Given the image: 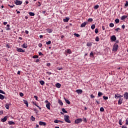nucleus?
<instances>
[{
	"label": "nucleus",
	"mask_w": 128,
	"mask_h": 128,
	"mask_svg": "<svg viewBox=\"0 0 128 128\" xmlns=\"http://www.w3.org/2000/svg\"><path fill=\"white\" fill-rule=\"evenodd\" d=\"M64 119L66 122H68V124H70V116L68 115L64 116Z\"/></svg>",
	"instance_id": "f257e3e1"
},
{
	"label": "nucleus",
	"mask_w": 128,
	"mask_h": 128,
	"mask_svg": "<svg viewBox=\"0 0 128 128\" xmlns=\"http://www.w3.org/2000/svg\"><path fill=\"white\" fill-rule=\"evenodd\" d=\"M14 2L16 6H20V4H22V1L16 0Z\"/></svg>",
	"instance_id": "f03ea898"
},
{
	"label": "nucleus",
	"mask_w": 128,
	"mask_h": 128,
	"mask_svg": "<svg viewBox=\"0 0 128 128\" xmlns=\"http://www.w3.org/2000/svg\"><path fill=\"white\" fill-rule=\"evenodd\" d=\"M118 45L117 44H114V48H112L113 52H116V50H118Z\"/></svg>",
	"instance_id": "7ed1b4c3"
},
{
	"label": "nucleus",
	"mask_w": 128,
	"mask_h": 128,
	"mask_svg": "<svg viewBox=\"0 0 128 128\" xmlns=\"http://www.w3.org/2000/svg\"><path fill=\"white\" fill-rule=\"evenodd\" d=\"M16 50L18 52H25L24 50H22V48H18V47L16 48Z\"/></svg>",
	"instance_id": "20e7f679"
},
{
	"label": "nucleus",
	"mask_w": 128,
	"mask_h": 128,
	"mask_svg": "<svg viewBox=\"0 0 128 128\" xmlns=\"http://www.w3.org/2000/svg\"><path fill=\"white\" fill-rule=\"evenodd\" d=\"M122 96L118 94H116L115 96H114V98H122Z\"/></svg>",
	"instance_id": "39448f33"
},
{
	"label": "nucleus",
	"mask_w": 128,
	"mask_h": 128,
	"mask_svg": "<svg viewBox=\"0 0 128 128\" xmlns=\"http://www.w3.org/2000/svg\"><path fill=\"white\" fill-rule=\"evenodd\" d=\"M7 120H8V116H5L4 118H2L1 120V122H6Z\"/></svg>",
	"instance_id": "423d86ee"
},
{
	"label": "nucleus",
	"mask_w": 128,
	"mask_h": 128,
	"mask_svg": "<svg viewBox=\"0 0 128 128\" xmlns=\"http://www.w3.org/2000/svg\"><path fill=\"white\" fill-rule=\"evenodd\" d=\"M40 126H46V124L44 122L40 121L39 122Z\"/></svg>",
	"instance_id": "0eeeda50"
},
{
	"label": "nucleus",
	"mask_w": 128,
	"mask_h": 128,
	"mask_svg": "<svg viewBox=\"0 0 128 128\" xmlns=\"http://www.w3.org/2000/svg\"><path fill=\"white\" fill-rule=\"evenodd\" d=\"M56 86L58 88H60V87L62 86V84H60V83H56Z\"/></svg>",
	"instance_id": "6e6552de"
},
{
	"label": "nucleus",
	"mask_w": 128,
	"mask_h": 128,
	"mask_svg": "<svg viewBox=\"0 0 128 128\" xmlns=\"http://www.w3.org/2000/svg\"><path fill=\"white\" fill-rule=\"evenodd\" d=\"M22 48H28V44L24 43V44L22 45Z\"/></svg>",
	"instance_id": "1a4fd4ad"
},
{
	"label": "nucleus",
	"mask_w": 128,
	"mask_h": 128,
	"mask_svg": "<svg viewBox=\"0 0 128 128\" xmlns=\"http://www.w3.org/2000/svg\"><path fill=\"white\" fill-rule=\"evenodd\" d=\"M111 39H112V40H113V42H114L116 40V37L115 36H112Z\"/></svg>",
	"instance_id": "9d476101"
},
{
	"label": "nucleus",
	"mask_w": 128,
	"mask_h": 128,
	"mask_svg": "<svg viewBox=\"0 0 128 128\" xmlns=\"http://www.w3.org/2000/svg\"><path fill=\"white\" fill-rule=\"evenodd\" d=\"M46 107L48 110H50V103L48 102L46 104Z\"/></svg>",
	"instance_id": "9b49d317"
},
{
	"label": "nucleus",
	"mask_w": 128,
	"mask_h": 128,
	"mask_svg": "<svg viewBox=\"0 0 128 128\" xmlns=\"http://www.w3.org/2000/svg\"><path fill=\"white\" fill-rule=\"evenodd\" d=\"M46 30L48 34H52V29L47 28Z\"/></svg>",
	"instance_id": "f8f14e48"
},
{
	"label": "nucleus",
	"mask_w": 128,
	"mask_h": 128,
	"mask_svg": "<svg viewBox=\"0 0 128 128\" xmlns=\"http://www.w3.org/2000/svg\"><path fill=\"white\" fill-rule=\"evenodd\" d=\"M8 124L12 126V125H14L16 124V123H14V122H12V121H9L8 122Z\"/></svg>",
	"instance_id": "ddd939ff"
},
{
	"label": "nucleus",
	"mask_w": 128,
	"mask_h": 128,
	"mask_svg": "<svg viewBox=\"0 0 128 128\" xmlns=\"http://www.w3.org/2000/svg\"><path fill=\"white\" fill-rule=\"evenodd\" d=\"M4 106H5L6 108V110H9V108H10V104H6L4 105Z\"/></svg>",
	"instance_id": "4468645a"
},
{
	"label": "nucleus",
	"mask_w": 128,
	"mask_h": 128,
	"mask_svg": "<svg viewBox=\"0 0 128 128\" xmlns=\"http://www.w3.org/2000/svg\"><path fill=\"white\" fill-rule=\"evenodd\" d=\"M64 100L66 104H70V100H66V98H64Z\"/></svg>",
	"instance_id": "2eb2a0df"
},
{
	"label": "nucleus",
	"mask_w": 128,
	"mask_h": 128,
	"mask_svg": "<svg viewBox=\"0 0 128 128\" xmlns=\"http://www.w3.org/2000/svg\"><path fill=\"white\" fill-rule=\"evenodd\" d=\"M124 98H126V100H128V92H126L124 94Z\"/></svg>",
	"instance_id": "dca6fc26"
},
{
	"label": "nucleus",
	"mask_w": 128,
	"mask_h": 128,
	"mask_svg": "<svg viewBox=\"0 0 128 128\" xmlns=\"http://www.w3.org/2000/svg\"><path fill=\"white\" fill-rule=\"evenodd\" d=\"M86 26V22H84L80 25V26H81V28H84V26Z\"/></svg>",
	"instance_id": "f3484780"
},
{
	"label": "nucleus",
	"mask_w": 128,
	"mask_h": 128,
	"mask_svg": "<svg viewBox=\"0 0 128 128\" xmlns=\"http://www.w3.org/2000/svg\"><path fill=\"white\" fill-rule=\"evenodd\" d=\"M70 20V18L66 17L65 19L64 20V22H68Z\"/></svg>",
	"instance_id": "a211bd4d"
},
{
	"label": "nucleus",
	"mask_w": 128,
	"mask_h": 128,
	"mask_svg": "<svg viewBox=\"0 0 128 128\" xmlns=\"http://www.w3.org/2000/svg\"><path fill=\"white\" fill-rule=\"evenodd\" d=\"M24 103L26 104V106H28V102L26 100H24Z\"/></svg>",
	"instance_id": "6ab92c4d"
},
{
	"label": "nucleus",
	"mask_w": 128,
	"mask_h": 128,
	"mask_svg": "<svg viewBox=\"0 0 128 128\" xmlns=\"http://www.w3.org/2000/svg\"><path fill=\"white\" fill-rule=\"evenodd\" d=\"M58 102L60 104V106H64V103H62V100H59Z\"/></svg>",
	"instance_id": "aec40b11"
},
{
	"label": "nucleus",
	"mask_w": 128,
	"mask_h": 128,
	"mask_svg": "<svg viewBox=\"0 0 128 128\" xmlns=\"http://www.w3.org/2000/svg\"><path fill=\"white\" fill-rule=\"evenodd\" d=\"M122 104V99L120 98L118 101V104Z\"/></svg>",
	"instance_id": "412c9836"
},
{
	"label": "nucleus",
	"mask_w": 128,
	"mask_h": 128,
	"mask_svg": "<svg viewBox=\"0 0 128 128\" xmlns=\"http://www.w3.org/2000/svg\"><path fill=\"white\" fill-rule=\"evenodd\" d=\"M126 18H128V17L126 16H122L120 20H126Z\"/></svg>",
	"instance_id": "4be33fe9"
},
{
	"label": "nucleus",
	"mask_w": 128,
	"mask_h": 128,
	"mask_svg": "<svg viewBox=\"0 0 128 128\" xmlns=\"http://www.w3.org/2000/svg\"><path fill=\"white\" fill-rule=\"evenodd\" d=\"M80 119H77L75 120V124H80Z\"/></svg>",
	"instance_id": "5701e85b"
},
{
	"label": "nucleus",
	"mask_w": 128,
	"mask_h": 128,
	"mask_svg": "<svg viewBox=\"0 0 128 128\" xmlns=\"http://www.w3.org/2000/svg\"><path fill=\"white\" fill-rule=\"evenodd\" d=\"M0 100H4V96L2 94H0Z\"/></svg>",
	"instance_id": "b1692460"
},
{
	"label": "nucleus",
	"mask_w": 128,
	"mask_h": 128,
	"mask_svg": "<svg viewBox=\"0 0 128 128\" xmlns=\"http://www.w3.org/2000/svg\"><path fill=\"white\" fill-rule=\"evenodd\" d=\"M28 14H30V16H34V13L32 12H29Z\"/></svg>",
	"instance_id": "393cba45"
},
{
	"label": "nucleus",
	"mask_w": 128,
	"mask_h": 128,
	"mask_svg": "<svg viewBox=\"0 0 128 128\" xmlns=\"http://www.w3.org/2000/svg\"><path fill=\"white\" fill-rule=\"evenodd\" d=\"M54 122L55 124H58V122H62V121L60 120H54Z\"/></svg>",
	"instance_id": "a878e982"
},
{
	"label": "nucleus",
	"mask_w": 128,
	"mask_h": 128,
	"mask_svg": "<svg viewBox=\"0 0 128 128\" xmlns=\"http://www.w3.org/2000/svg\"><path fill=\"white\" fill-rule=\"evenodd\" d=\"M62 110L63 112H64V114H68V111L66 110V109L64 108H62Z\"/></svg>",
	"instance_id": "bb28decb"
},
{
	"label": "nucleus",
	"mask_w": 128,
	"mask_h": 128,
	"mask_svg": "<svg viewBox=\"0 0 128 128\" xmlns=\"http://www.w3.org/2000/svg\"><path fill=\"white\" fill-rule=\"evenodd\" d=\"M30 119L32 120V122H34L36 120V118L34 117L33 116H31Z\"/></svg>",
	"instance_id": "cd10ccee"
},
{
	"label": "nucleus",
	"mask_w": 128,
	"mask_h": 128,
	"mask_svg": "<svg viewBox=\"0 0 128 128\" xmlns=\"http://www.w3.org/2000/svg\"><path fill=\"white\" fill-rule=\"evenodd\" d=\"M67 54H72V50H70V49H68L67 50Z\"/></svg>",
	"instance_id": "c85d7f7f"
},
{
	"label": "nucleus",
	"mask_w": 128,
	"mask_h": 128,
	"mask_svg": "<svg viewBox=\"0 0 128 128\" xmlns=\"http://www.w3.org/2000/svg\"><path fill=\"white\" fill-rule=\"evenodd\" d=\"M6 26H7V28H6V30H10V24H7L6 25Z\"/></svg>",
	"instance_id": "c756f323"
},
{
	"label": "nucleus",
	"mask_w": 128,
	"mask_h": 128,
	"mask_svg": "<svg viewBox=\"0 0 128 128\" xmlns=\"http://www.w3.org/2000/svg\"><path fill=\"white\" fill-rule=\"evenodd\" d=\"M92 46V43L90 42L87 43V46Z\"/></svg>",
	"instance_id": "7c9ffc66"
},
{
	"label": "nucleus",
	"mask_w": 128,
	"mask_h": 128,
	"mask_svg": "<svg viewBox=\"0 0 128 128\" xmlns=\"http://www.w3.org/2000/svg\"><path fill=\"white\" fill-rule=\"evenodd\" d=\"M40 84L41 86H44V80H40Z\"/></svg>",
	"instance_id": "2f4dec72"
},
{
	"label": "nucleus",
	"mask_w": 128,
	"mask_h": 128,
	"mask_svg": "<svg viewBox=\"0 0 128 128\" xmlns=\"http://www.w3.org/2000/svg\"><path fill=\"white\" fill-rule=\"evenodd\" d=\"M42 14H44V16H46L48 14V13H46V10H42Z\"/></svg>",
	"instance_id": "473e14b6"
},
{
	"label": "nucleus",
	"mask_w": 128,
	"mask_h": 128,
	"mask_svg": "<svg viewBox=\"0 0 128 128\" xmlns=\"http://www.w3.org/2000/svg\"><path fill=\"white\" fill-rule=\"evenodd\" d=\"M32 58H38V56L34 55V56H32Z\"/></svg>",
	"instance_id": "72a5a7b5"
},
{
	"label": "nucleus",
	"mask_w": 128,
	"mask_h": 128,
	"mask_svg": "<svg viewBox=\"0 0 128 128\" xmlns=\"http://www.w3.org/2000/svg\"><path fill=\"white\" fill-rule=\"evenodd\" d=\"M96 42H99L100 41V38L98 36H96L95 39Z\"/></svg>",
	"instance_id": "f704fd0d"
},
{
	"label": "nucleus",
	"mask_w": 128,
	"mask_h": 128,
	"mask_svg": "<svg viewBox=\"0 0 128 128\" xmlns=\"http://www.w3.org/2000/svg\"><path fill=\"white\" fill-rule=\"evenodd\" d=\"M91 28L92 30H94V28H96V26L94 24H92V26H91Z\"/></svg>",
	"instance_id": "c9c22d12"
},
{
	"label": "nucleus",
	"mask_w": 128,
	"mask_h": 128,
	"mask_svg": "<svg viewBox=\"0 0 128 128\" xmlns=\"http://www.w3.org/2000/svg\"><path fill=\"white\" fill-rule=\"evenodd\" d=\"M110 28H114V23H110Z\"/></svg>",
	"instance_id": "e433bc0d"
},
{
	"label": "nucleus",
	"mask_w": 128,
	"mask_h": 128,
	"mask_svg": "<svg viewBox=\"0 0 128 128\" xmlns=\"http://www.w3.org/2000/svg\"><path fill=\"white\" fill-rule=\"evenodd\" d=\"M52 44V42L50 40H49L48 42H46V44L47 45L50 44Z\"/></svg>",
	"instance_id": "4c0bfd02"
},
{
	"label": "nucleus",
	"mask_w": 128,
	"mask_h": 128,
	"mask_svg": "<svg viewBox=\"0 0 128 128\" xmlns=\"http://www.w3.org/2000/svg\"><path fill=\"white\" fill-rule=\"evenodd\" d=\"M0 94H6V92L4 91H2V90H0Z\"/></svg>",
	"instance_id": "58836bf2"
},
{
	"label": "nucleus",
	"mask_w": 128,
	"mask_h": 128,
	"mask_svg": "<svg viewBox=\"0 0 128 128\" xmlns=\"http://www.w3.org/2000/svg\"><path fill=\"white\" fill-rule=\"evenodd\" d=\"M6 48H10V46L9 44H6Z\"/></svg>",
	"instance_id": "ea45409f"
},
{
	"label": "nucleus",
	"mask_w": 128,
	"mask_h": 128,
	"mask_svg": "<svg viewBox=\"0 0 128 128\" xmlns=\"http://www.w3.org/2000/svg\"><path fill=\"white\" fill-rule=\"evenodd\" d=\"M100 7V6L98 5H96L94 6V8H95V10H98V8Z\"/></svg>",
	"instance_id": "a19ab883"
},
{
	"label": "nucleus",
	"mask_w": 128,
	"mask_h": 128,
	"mask_svg": "<svg viewBox=\"0 0 128 128\" xmlns=\"http://www.w3.org/2000/svg\"><path fill=\"white\" fill-rule=\"evenodd\" d=\"M102 96V92H98V96Z\"/></svg>",
	"instance_id": "79ce46f5"
},
{
	"label": "nucleus",
	"mask_w": 128,
	"mask_h": 128,
	"mask_svg": "<svg viewBox=\"0 0 128 128\" xmlns=\"http://www.w3.org/2000/svg\"><path fill=\"white\" fill-rule=\"evenodd\" d=\"M115 22H116V24H118V22H120V20H118V19H116V20H115Z\"/></svg>",
	"instance_id": "37998d69"
},
{
	"label": "nucleus",
	"mask_w": 128,
	"mask_h": 128,
	"mask_svg": "<svg viewBox=\"0 0 128 128\" xmlns=\"http://www.w3.org/2000/svg\"><path fill=\"white\" fill-rule=\"evenodd\" d=\"M74 36H76V38H78V36H80V34H74Z\"/></svg>",
	"instance_id": "c03bdc74"
},
{
	"label": "nucleus",
	"mask_w": 128,
	"mask_h": 128,
	"mask_svg": "<svg viewBox=\"0 0 128 128\" xmlns=\"http://www.w3.org/2000/svg\"><path fill=\"white\" fill-rule=\"evenodd\" d=\"M8 6H10V8H14V6H15L14 5H12V6H10V4H8Z\"/></svg>",
	"instance_id": "a18cd8bd"
},
{
	"label": "nucleus",
	"mask_w": 128,
	"mask_h": 128,
	"mask_svg": "<svg viewBox=\"0 0 128 128\" xmlns=\"http://www.w3.org/2000/svg\"><path fill=\"white\" fill-rule=\"evenodd\" d=\"M76 92H77L78 94H80V90H78L76 91Z\"/></svg>",
	"instance_id": "49530a36"
},
{
	"label": "nucleus",
	"mask_w": 128,
	"mask_h": 128,
	"mask_svg": "<svg viewBox=\"0 0 128 128\" xmlns=\"http://www.w3.org/2000/svg\"><path fill=\"white\" fill-rule=\"evenodd\" d=\"M100 112H104V108L102 107L100 108Z\"/></svg>",
	"instance_id": "de8ad7c7"
},
{
	"label": "nucleus",
	"mask_w": 128,
	"mask_h": 128,
	"mask_svg": "<svg viewBox=\"0 0 128 128\" xmlns=\"http://www.w3.org/2000/svg\"><path fill=\"white\" fill-rule=\"evenodd\" d=\"M103 98H104V100H108V97L106 96H103Z\"/></svg>",
	"instance_id": "09e8293b"
},
{
	"label": "nucleus",
	"mask_w": 128,
	"mask_h": 128,
	"mask_svg": "<svg viewBox=\"0 0 128 128\" xmlns=\"http://www.w3.org/2000/svg\"><path fill=\"white\" fill-rule=\"evenodd\" d=\"M88 22H92V18H90L89 19H88Z\"/></svg>",
	"instance_id": "8fccbe9b"
},
{
	"label": "nucleus",
	"mask_w": 128,
	"mask_h": 128,
	"mask_svg": "<svg viewBox=\"0 0 128 128\" xmlns=\"http://www.w3.org/2000/svg\"><path fill=\"white\" fill-rule=\"evenodd\" d=\"M95 32H96V34H98V28L95 29Z\"/></svg>",
	"instance_id": "3c124183"
},
{
	"label": "nucleus",
	"mask_w": 128,
	"mask_h": 128,
	"mask_svg": "<svg viewBox=\"0 0 128 128\" xmlns=\"http://www.w3.org/2000/svg\"><path fill=\"white\" fill-rule=\"evenodd\" d=\"M57 70H62V68L58 67V68H57Z\"/></svg>",
	"instance_id": "603ef678"
},
{
	"label": "nucleus",
	"mask_w": 128,
	"mask_h": 128,
	"mask_svg": "<svg viewBox=\"0 0 128 128\" xmlns=\"http://www.w3.org/2000/svg\"><path fill=\"white\" fill-rule=\"evenodd\" d=\"M20 96H22V97L24 96V93L20 92Z\"/></svg>",
	"instance_id": "864d4df0"
},
{
	"label": "nucleus",
	"mask_w": 128,
	"mask_h": 128,
	"mask_svg": "<svg viewBox=\"0 0 128 128\" xmlns=\"http://www.w3.org/2000/svg\"><path fill=\"white\" fill-rule=\"evenodd\" d=\"M122 120H119V124H120V126H122Z\"/></svg>",
	"instance_id": "5fc2aeb1"
},
{
	"label": "nucleus",
	"mask_w": 128,
	"mask_h": 128,
	"mask_svg": "<svg viewBox=\"0 0 128 128\" xmlns=\"http://www.w3.org/2000/svg\"><path fill=\"white\" fill-rule=\"evenodd\" d=\"M38 46L39 48H42V43H40L38 44Z\"/></svg>",
	"instance_id": "6e6d98bb"
},
{
	"label": "nucleus",
	"mask_w": 128,
	"mask_h": 128,
	"mask_svg": "<svg viewBox=\"0 0 128 128\" xmlns=\"http://www.w3.org/2000/svg\"><path fill=\"white\" fill-rule=\"evenodd\" d=\"M4 114V111L3 110H0V116H2V114Z\"/></svg>",
	"instance_id": "4d7b16f0"
},
{
	"label": "nucleus",
	"mask_w": 128,
	"mask_h": 128,
	"mask_svg": "<svg viewBox=\"0 0 128 128\" xmlns=\"http://www.w3.org/2000/svg\"><path fill=\"white\" fill-rule=\"evenodd\" d=\"M38 54H39V56H44V54H42V52H39Z\"/></svg>",
	"instance_id": "13d9d810"
},
{
	"label": "nucleus",
	"mask_w": 128,
	"mask_h": 128,
	"mask_svg": "<svg viewBox=\"0 0 128 128\" xmlns=\"http://www.w3.org/2000/svg\"><path fill=\"white\" fill-rule=\"evenodd\" d=\"M125 6H128V1H126V3L125 4Z\"/></svg>",
	"instance_id": "bf43d9fd"
},
{
	"label": "nucleus",
	"mask_w": 128,
	"mask_h": 128,
	"mask_svg": "<svg viewBox=\"0 0 128 128\" xmlns=\"http://www.w3.org/2000/svg\"><path fill=\"white\" fill-rule=\"evenodd\" d=\"M34 98H35V100H38V96H34Z\"/></svg>",
	"instance_id": "052dcab7"
},
{
	"label": "nucleus",
	"mask_w": 128,
	"mask_h": 128,
	"mask_svg": "<svg viewBox=\"0 0 128 128\" xmlns=\"http://www.w3.org/2000/svg\"><path fill=\"white\" fill-rule=\"evenodd\" d=\"M46 66H50V63H47Z\"/></svg>",
	"instance_id": "680f3d73"
},
{
	"label": "nucleus",
	"mask_w": 128,
	"mask_h": 128,
	"mask_svg": "<svg viewBox=\"0 0 128 128\" xmlns=\"http://www.w3.org/2000/svg\"><path fill=\"white\" fill-rule=\"evenodd\" d=\"M120 30V28H116L115 30H116V32H118V30Z\"/></svg>",
	"instance_id": "e2e57ef3"
},
{
	"label": "nucleus",
	"mask_w": 128,
	"mask_h": 128,
	"mask_svg": "<svg viewBox=\"0 0 128 128\" xmlns=\"http://www.w3.org/2000/svg\"><path fill=\"white\" fill-rule=\"evenodd\" d=\"M90 98H94V95H91V96H90Z\"/></svg>",
	"instance_id": "0e129e2a"
},
{
	"label": "nucleus",
	"mask_w": 128,
	"mask_h": 128,
	"mask_svg": "<svg viewBox=\"0 0 128 128\" xmlns=\"http://www.w3.org/2000/svg\"><path fill=\"white\" fill-rule=\"evenodd\" d=\"M25 33L26 34H28V31L26 30H25Z\"/></svg>",
	"instance_id": "69168bd1"
},
{
	"label": "nucleus",
	"mask_w": 128,
	"mask_h": 128,
	"mask_svg": "<svg viewBox=\"0 0 128 128\" xmlns=\"http://www.w3.org/2000/svg\"><path fill=\"white\" fill-rule=\"evenodd\" d=\"M46 74H48L49 76H50V74H52L51 72H47Z\"/></svg>",
	"instance_id": "338daca9"
},
{
	"label": "nucleus",
	"mask_w": 128,
	"mask_h": 128,
	"mask_svg": "<svg viewBox=\"0 0 128 128\" xmlns=\"http://www.w3.org/2000/svg\"><path fill=\"white\" fill-rule=\"evenodd\" d=\"M122 128H126L127 127L126 126H122Z\"/></svg>",
	"instance_id": "774afa93"
}]
</instances>
